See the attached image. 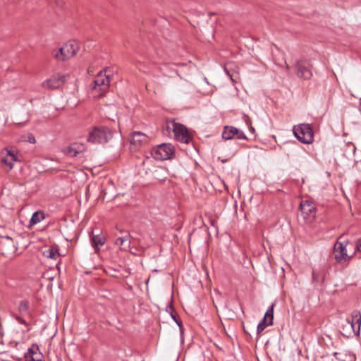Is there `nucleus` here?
Returning <instances> with one entry per match:
<instances>
[{"mask_svg": "<svg viewBox=\"0 0 361 361\" xmlns=\"http://www.w3.org/2000/svg\"><path fill=\"white\" fill-rule=\"evenodd\" d=\"M113 136L112 131L106 126H95L90 131L87 142L93 144L107 142Z\"/></svg>", "mask_w": 361, "mask_h": 361, "instance_id": "f257e3e1", "label": "nucleus"}, {"mask_svg": "<svg viewBox=\"0 0 361 361\" xmlns=\"http://www.w3.org/2000/svg\"><path fill=\"white\" fill-rule=\"evenodd\" d=\"M79 49V44L76 41H70L59 50L54 51L53 54L58 61H65L74 56Z\"/></svg>", "mask_w": 361, "mask_h": 361, "instance_id": "f03ea898", "label": "nucleus"}, {"mask_svg": "<svg viewBox=\"0 0 361 361\" xmlns=\"http://www.w3.org/2000/svg\"><path fill=\"white\" fill-rule=\"evenodd\" d=\"M293 130L294 135L301 142L310 144L314 141V133L310 124L302 123L295 126Z\"/></svg>", "mask_w": 361, "mask_h": 361, "instance_id": "7ed1b4c3", "label": "nucleus"}, {"mask_svg": "<svg viewBox=\"0 0 361 361\" xmlns=\"http://www.w3.org/2000/svg\"><path fill=\"white\" fill-rule=\"evenodd\" d=\"M171 125L173 128V131L174 133V137L176 140L188 144L192 140V136L188 133V128L183 124L176 123L174 121H172L168 123L167 127L169 128Z\"/></svg>", "mask_w": 361, "mask_h": 361, "instance_id": "20e7f679", "label": "nucleus"}, {"mask_svg": "<svg viewBox=\"0 0 361 361\" xmlns=\"http://www.w3.org/2000/svg\"><path fill=\"white\" fill-rule=\"evenodd\" d=\"M174 147L170 143H163L157 146L153 151V156L158 160H168L173 157Z\"/></svg>", "mask_w": 361, "mask_h": 361, "instance_id": "39448f33", "label": "nucleus"}, {"mask_svg": "<svg viewBox=\"0 0 361 361\" xmlns=\"http://www.w3.org/2000/svg\"><path fill=\"white\" fill-rule=\"evenodd\" d=\"M342 238L340 236L338 240L334 244V259L336 262L339 264H342L346 262L348 255L346 252V246L348 244V241H340L339 240ZM350 257H348L350 258Z\"/></svg>", "mask_w": 361, "mask_h": 361, "instance_id": "423d86ee", "label": "nucleus"}, {"mask_svg": "<svg viewBox=\"0 0 361 361\" xmlns=\"http://www.w3.org/2000/svg\"><path fill=\"white\" fill-rule=\"evenodd\" d=\"M106 70H104V73L100 71L96 75L93 81V90H99L102 93H104L108 90L111 80L109 76L106 75Z\"/></svg>", "mask_w": 361, "mask_h": 361, "instance_id": "0eeeda50", "label": "nucleus"}, {"mask_svg": "<svg viewBox=\"0 0 361 361\" xmlns=\"http://www.w3.org/2000/svg\"><path fill=\"white\" fill-rule=\"evenodd\" d=\"M274 307L275 303H272L265 312L262 319L258 324L257 327V334H260L266 327L271 326L273 324Z\"/></svg>", "mask_w": 361, "mask_h": 361, "instance_id": "6e6552de", "label": "nucleus"}, {"mask_svg": "<svg viewBox=\"0 0 361 361\" xmlns=\"http://www.w3.org/2000/svg\"><path fill=\"white\" fill-rule=\"evenodd\" d=\"M66 81V75L59 73L54 74L42 82V87L47 89H56Z\"/></svg>", "mask_w": 361, "mask_h": 361, "instance_id": "1a4fd4ad", "label": "nucleus"}, {"mask_svg": "<svg viewBox=\"0 0 361 361\" xmlns=\"http://www.w3.org/2000/svg\"><path fill=\"white\" fill-rule=\"evenodd\" d=\"M299 209L302 216L305 219L310 221L314 219L316 211L312 202L308 200L302 201Z\"/></svg>", "mask_w": 361, "mask_h": 361, "instance_id": "9d476101", "label": "nucleus"}, {"mask_svg": "<svg viewBox=\"0 0 361 361\" xmlns=\"http://www.w3.org/2000/svg\"><path fill=\"white\" fill-rule=\"evenodd\" d=\"M296 69V74L298 77L303 78L304 80H310L312 76V73L310 68L305 66L302 61H297L295 64Z\"/></svg>", "mask_w": 361, "mask_h": 361, "instance_id": "9b49d317", "label": "nucleus"}, {"mask_svg": "<svg viewBox=\"0 0 361 361\" xmlns=\"http://www.w3.org/2000/svg\"><path fill=\"white\" fill-rule=\"evenodd\" d=\"M6 154L1 158V162L7 166V171H11L13 167V163L18 160L16 154L13 151L5 149Z\"/></svg>", "mask_w": 361, "mask_h": 361, "instance_id": "f8f14e48", "label": "nucleus"}, {"mask_svg": "<svg viewBox=\"0 0 361 361\" xmlns=\"http://www.w3.org/2000/svg\"><path fill=\"white\" fill-rule=\"evenodd\" d=\"M133 237L128 231H124V235L118 237L115 240V244L120 246L121 250H128L130 248Z\"/></svg>", "mask_w": 361, "mask_h": 361, "instance_id": "ddd939ff", "label": "nucleus"}, {"mask_svg": "<svg viewBox=\"0 0 361 361\" xmlns=\"http://www.w3.org/2000/svg\"><path fill=\"white\" fill-rule=\"evenodd\" d=\"M355 335L360 334L361 326V313L358 310H354L351 313V319L348 320Z\"/></svg>", "mask_w": 361, "mask_h": 361, "instance_id": "4468645a", "label": "nucleus"}, {"mask_svg": "<svg viewBox=\"0 0 361 361\" xmlns=\"http://www.w3.org/2000/svg\"><path fill=\"white\" fill-rule=\"evenodd\" d=\"M25 361H44L37 345H32L24 355Z\"/></svg>", "mask_w": 361, "mask_h": 361, "instance_id": "2eb2a0df", "label": "nucleus"}, {"mask_svg": "<svg viewBox=\"0 0 361 361\" xmlns=\"http://www.w3.org/2000/svg\"><path fill=\"white\" fill-rule=\"evenodd\" d=\"M148 141V137L140 131H134L130 135V142L135 147H138Z\"/></svg>", "mask_w": 361, "mask_h": 361, "instance_id": "dca6fc26", "label": "nucleus"}, {"mask_svg": "<svg viewBox=\"0 0 361 361\" xmlns=\"http://www.w3.org/2000/svg\"><path fill=\"white\" fill-rule=\"evenodd\" d=\"M2 249L5 251L4 255L9 252H14L16 250V246L13 239L8 235L3 236L1 241Z\"/></svg>", "mask_w": 361, "mask_h": 361, "instance_id": "f3484780", "label": "nucleus"}, {"mask_svg": "<svg viewBox=\"0 0 361 361\" xmlns=\"http://www.w3.org/2000/svg\"><path fill=\"white\" fill-rule=\"evenodd\" d=\"M106 242V238L104 235L97 234L94 235L91 237V244L92 246L95 249V251L97 252L99 250V247L104 245Z\"/></svg>", "mask_w": 361, "mask_h": 361, "instance_id": "a211bd4d", "label": "nucleus"}, {"mask_svg": "<svg viewBox=\"0 0 361 361\" xmlns=\"http://www.w3.org/2000/svg\"><path fill=\"white\" fill-rule=\"evenodd\" d=\"M238 133V128L233 126H225L222 132V138L225 140H231Z\"/></svg>", "mask_w": 361, "mask_h": 361, "instance_id": "6ab92c4d", "label": "nucleus"}, {"mask_svg": "<svg viewBox=\"0 0 361 361\" xmlns=\"http://www.w3.org/2000/svg\"><path fill=\"white\" fill-rule=\"evenodd\" d=\"M82 145L78 143H73L65 151V153L71 157H75L78 155L81 151Z\"/></svg>", "mask_w": 361, "mask_h": 361, "instance_id": "aec40b11", "label": "nucleus"}, {"mask_svg": "<svg viewBox=\"0 0 361 361\" xmlns=\"http://www.w3.org/2000/svg\"><path fill=\"white\" fill-rule=\"evenodd\" d=\"M45 218L44 213L42 211H37L33 213L30 220V226L35 225Z\"/></svg>", "mask_w": 361, "mask_h": 361, "instance_id": "412c9836", "label": "nucleus"}, {"mask_svg": "<svg viewBox=\"0 0 361 361\" xmlns=\"http://www.w3.org/2000/svg\"><path fill=\"white\" fill-rule=\"evenodd\" d=\"M43 255L50 259H56L57 257H59L60 254L57 249L49 247L43 251Z\"/></svg>", "mask_w": 361, "mask_h": 361, "instance_id": "4be33fe9", "label": "nucleus"}, {"mask_svg": "<svg viewBox=\"0 0 361 361\" xmlns=\"http://www.w3.org/2000/svg\"><path fill=\"white\" fill-rule=\"evenodd\" d=\"M30 304L27 300H22L20 301L18 305V311L20 314H25L29 312Z\"/></svg>", "mask_w": 361, "mask_h": 361, "instance_id": "5701e85b", "label": "nucleus"}, {"mask_svg": "<svg viewBox=\"0 0 361 361\" xmlns=\"http://www.w3.org/2000/svg\"><path fill=\"white\" fill-rule=\"evenodd\" d=\"M166 311L169 312L171 314V318L173 319L174 322L178 325L180 328L182 327V322L177 318L176 314L173 312L174 309L171 304H170L169 306L166 307Z\"/></svg>", "mask_w": 361, "mask_h": 361, "instance_id": "b1692460", "label": "nucleus"}, {"mask_svg": "<svg viewBox=\"0 0 361 361\" xmlns=\"http://www.w3.org/2000/svg\"><path fill=\"white\" fill-rule=\"evenodd\" d=\"M323 282L324 281V275L323 273L320 271H317L315 270L312 271V281L315 283H318L319 281Z\"/></svg>", "mask_w": 361, "mask_h": 361, "instance_id": "393cba45", "label": "nucleus"}, {"mask_svg": "<svg viewBox=\"0 0 361 361\" xmlns=\"http://www.w3.org/2000/svg\"><path fill=\"white\" fill-rule=\"evenodd\" d=\"M237 139L240 140H247V137L245 135V133L243 131H240L238 129V133L235 134V136Z\"/></svg>", "mask_w": 361, "mask_h": 361, "instance_id": "a878e982", "label": "nucleus"}, {"mask_svg": "<svg viewBox=\"0 0 361 361\" xmlns=\"http://www.w3.org/2000/svg\"><path fill=\"white\" fill-rule=\"evenodd\" d=\"M14 317L20 324L27 325V323L26 322V321L24 319H23L21 317H20L18 315H15Z\"/></svg>", "mask_w": 361, "mask_h": 361, "instance_id": "bb28decb", "label": "nucleus"}, {"mask_svg": "<svg viewBox=\"0 0 361 361\" xmlns=\"http://www.w3.org/2000/svg\"><path fill=\"white\" fill-rule=\"evenodd\" d=\"M355 250L361 252V238L357 240L356 243Z\"/></svg>", "mask_w": 361, "mask_h": 361, "instance_id": "cd10ccee", "label": "nucleus"}, {"mask_svg": "<svg viewBox=\"0 0 361 361\" xmlns=\"http://www.w3.org/2000/svg\"><path fill=\"white\" fill-rule=\"evenodd\" d=\"M29 142L30 143H35V138L34 136H32V137H29Z\"/></svg>", "mask_w": 361, "mask_h": 361, "instance_id": "c85d7f7f", "label": "nucleus"}, {"mask_svg": "<svg viewBox=\"0 0 361 361\" xmlns=\"http://www.w3.org/2000/svg\"><path fill=\"white\" fill-rule=\"evenodd\" d=\"M118 231H119V233L123 235H124V231H126L125 230H123V229H118Z\"/></svg>", "mask_w": 361, "mask_h": 361, "instance_id": "c756f323", "label": "nucleus"}]
</instances>
